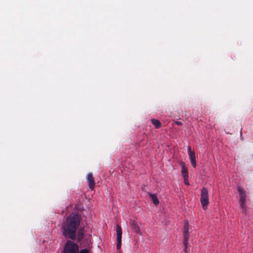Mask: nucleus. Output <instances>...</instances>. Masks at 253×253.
Here are the masks:
<instances>
[{"mask_svg":"<svg viewBox=\"0 0 253 253\" xmlns=\"http://www.w3.org/2000/svg\"><path fill=\"white\" fill-rule=\"evenodd\" d=\"M81 217L77 213L70 214L61 225L63 235L66 239L75 240L77 237L79 242L82 241L84 236V229L79 228Z\"/></svg>","mask_w":253,"mask_h":253,"instance_id":"1","label":"nucleus"},{"mask_svg":"<svg viewBox=\"0 0 253 253\" xmlns=\"http://www.w3.org/2000/svg\"><path fill=\"white\" fill-rule=\"evenodd\" d=\"M79 247L74 242L68 240L64 246L63 253H78Z\"/></svg>","mask_w":253,"mask_h":253,"instance_id":"2","label":"nucleus"},{"mask_svg":"<svg viewBox=\"0 0 253 253\" xmlns=\"http://www.w3.org/2000/svg\"><path fill=\"white\" fill-rule=\"evenodd\" d=\"M200 202L203 210H206L209 204V198L208 191L205 188H203L201 190Z\"/></svg>","mask_w":253,"mask_h":253,"instance_id":"3","label":"nucleus"},{"mask_svg":"<svg viewBox=\"0 0 253 253\" xmlns=\"http://www.w3.org/2000/svg\"><path fill=\"white\" fill-rule=\"evenodd\" d=\"M238 191L240 193V207L245 210L246 208V196L245 191L241 187L238 188Z\"/></svg>","mask_w":253,"mask_h":253,"instance_id":"4","label":"nucleus"},{"mask_svg":"<svg viewBox=\"0 0 253 253\" xmlns=\"http://www.w3.org/2000/svg\"><path fill=\"white\" fill-rule=\"evenodd\" d=\"M86 180L88 184L89 189L93 190L95 186V181L92 173H89L87 174Z\"/></svg>","mask_w":253,"mask_h":253,"instance_id":"5","label":"nucleus"},{"mask_svg":"<svg viewBox=\"0 0 253 253\" xmlns=\"http://www.w3.org/2000/svg\"><path fill=\"white\" fill-rule=\"evenodd\" d=\"M131 229L137 234H141L140 227L137 222L134 220H131L129 222Z\"/></svg>","mask_w":253,"mask_h":253,"instance_id":"6","label":"nucleus"},{"mask_svg":"<svg viewBox=\"0 0 253 253\" xmlns=\"http://www.w3.org/2000/svg\"><path fill=\"white\" fill-rule=\"evenodd\" d=\"M117 241H122V230L120 225H116Z\"/></svg>","mask_w":253,"mask_h":253,"instance_id":"7","label":"nucleus"},{"mask_svg":"<svg viewBox=\"0 0 253 253\" xmlns=\"http://www.w3.org/2000/svg\"><path fill=\"white\" fill-rule=\"evenodd\" d=\"M188 155L189 156L190 161H191L192 166L194 168H196L197 164H196V160L195 152H190V153Z\"/></svg>","mask_w":253,"mask_h":253,"instance_id":"8","label":"nucleus"},{"mask_svg":"<svg viewBox=\"0 0 253 253\" xmlns=\"http://www.w3.org/2000/svg\"><path fill=\"white\" fill-rule=\"evenodd\" d=\"M181 167V172L182 174V176H183V177H188L187 168L185 167L184 163H182Z\"/></svg>","mask_w":253,"mask_h":253,"instance_id":"9","label":"nucleus"},{"mask_svg":"<svg viewBox=\"0 0 253 253\" xmlns=\"http://www.w3.org/2000/svg\"><path fill=\"white\" fill-rule=\"evenodd\" d=\"M151 123L156 128H159L161 126V123L158 120L152 119H151Z\"/></svg>","mask_w":253,"mask_h":253,"instance_id":"10","label":"nucleus"},{"mask_svg":"<svg viewBox=\"0 0 253 253\" xmlns=\"http://www.w3.org/2000/svg\"><path fill=\"white\" fill-rule=\"evenodd\" d=\"M150 196L151 198L153 203L155 205H158L159 204V201L157 196L155 194H150Z\"/></svg>","mask_w":253,"mask_h":253,"instance_id":"11","label":"nucleus"},{"mask_svg":"<svg viewBox=\"0 0 253 253\" xmlns=\"http://www.w3.org/2000/svg\"><path fill=\"white\" fill-rule=\"evenodd\" d=\"M183 234H189L188 223L186 221H185Z\"/></svg>","mask_w":253,"mask_h":253,"instance_id":"12","label":"nucleus"},{"mask_svg":"<svg viewBox=\"0 0 253 253\" xmlns=\"http://www.w3.org/2000/svg\"><path fill=\"white\" fill-rule=\"evenodd\" d=\"M184 234L183 244H188L189 234Z\"/></svg>","mask_w":253,"mask_h":253,"instance_id":"13","label":"nucleus"},{"mask_svg":"<svg viewBox=\"0 0 253 253\" xmlns=\"http://www.w3.org/2000/svg\"><path fill=\"white\" fill-rule=\"evenodd\" d=\"M122 241H117L116 248L117 250H119L121 248Z\"/></svg>","mask_w":253,"mask_h":253,"instance_id":"14","label":"nucleus"},{"mask_svg":"<svg viewBox=\"0 0 253 253\" xmlns=\"http://www.w3.org/2000/svg\"><path fill=\"white\" fill-rule=\"evenodd\" d=\"M188 244H184V252L186 253L189 252V249L188 247Z\"/></svg>","mask_w":253,"mask_h":253,"instance_id":"15","label":"nucleus"},{"mask_svg":"<svg viewBox=\"0 0 253 253\" xmlns=\"http://www.w3.org/2000/svg\"><path fill=\"white\" fill-rule=\"evenodd\" d=\"M78 253H89V250L87 249H82Z\"/></svg>","mask_w":253,"mask_h":253,"instance_id":"16","label":"nucleus"},{"mask_svg":"<svg viewBox=\"0 0 253 253\" xmlns=\"http://www.w3.org/2000/svg\"><path fill=\"white\" fill-rule=\"evenodd\" d=\"M188 177H184V183L187 185H189V183L188 182Z\"/></svg>","mask_w":253,"mask_h":253,"instance_id":"17","label":"nucleus"},{"mask_svg":"<svg viewBox=\"0 0 253 253\" xmlns=\"http://www.w3.org/2000/svg\"><path fill=\"white\" fill-rule=\"evenodd\" d=\"M175 124L178 126H181L183 124L181 122H179V121H175Z\"/></svg>","mask_w":253,"mask_h":253,"instance_id":"18","label":"nucleus"},{"mask_svg":"<svg viewBox=\"0 0 253 253\" xmlns=\"http://www.w3.org/2000/svg\"><path fill=\"white\" fill-rule=\"evenodd\" d=\"M188 154L190 153V152H193V151H192L191 150V148L190 146H189L188 147Z\"/></svg>","mask_w":253,"mask_h":253,"instance_id":"19","label":"nucleus"}]
</instances>
